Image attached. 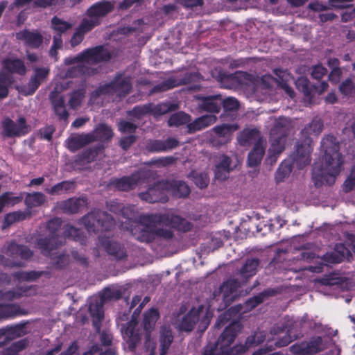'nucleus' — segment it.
Instances as JSON below:
<instances>
[{
    "label": "nucleus",
    "instance_id": "f257e3e1",
    "mask_svg": "<svg viewBox=\"0 0 355 355\" xmlns=\"http://www.w3.org/2000/svg\"><path fill=\"white\" fill-rule=\"evenodd\" d=\"M324 155L319 162H315L312 168V180L315 187H320L324 182L328 185L335 183L340 174L344 159L340 153V143L333 135L324 136L320 144Z\"/></svg>",
    "mask_w": 355,
    "mask_h": 355
},
{
    "label": "nucleus",
    "instance_id": "f03ea898",
    "mask_svg": "<svg viewBox=\"0 0 355 355\" xmlns=\"http://www.w3.org/2000/svg\"><path fill=\"white\" fill-rule=\"evenodd\" d=\"M142 222L131 227V234L139 242H154V225H164L184 232L191 230L192 224L180 216L172 213L150 214L141 217Z\"/></svg>",
    "mask_w": 355,
    "mask_h": 355
},
{
    "label": "nucleus",
    "instance_id": "7ed1b4c3",
    "mask_svg": "<svg viewBox=\"0 0 355 355\" xmlns=\"http://www.w3.org/2000/svg\"><path fill=\"white\" fill-rule=\"evenodd\" d=\"M242 329L239 322L233 321L227 326L214 344L209 343L204 355H238L239 344L232 347Z\"/></svg>",
    "mask_w": 355,
    "mask_h": 355
},
{
    "label": "nucleus",
    "instance_id": "20e7f679",
    "mask_svg": "<svg viewBox=\"0 0 355 355\" xmlns=\"http://www.w3.org/2000/svg\"><path fill=\"white\" fill-rule=\"evenodd\" d=\"M311 147L307 144H297L295 150L291 155L289 159L283 161L279 165L276 173L275 180L282 182L291 173L294 166L302 169L311 162Z\"/></svg>",
    "mask_w": 355,
    "mask_h": 355
},
{
    "label": "nucleus",
    "instance_id": "39448f33",
    "mask_svg": "<svg viewBox=\"0 0 355 355\" xmlns=\"http://www.w3.org/2000/svg\"><path fill=\"white\" fill-rule=\"evenodd\" d=\"M62 225L60 218H53L49 220L46 228L49 234L37 240V245L44 255L48 256L51 252L64 244V238L58 234Z\"/></svg>",
    "mask_w": 355,
    "mask_h": 355
},
{
    "label": "nucleus",
    "instance_id": "423d86ee",
    "mask_svg": "<svg viewBox=\"0 0 355 355\" xmlns=\"http://www.w3.org/2000/svg\"><path fill=\"white\" fill-rule=\"evenodd\" d=\"M82 223L88 232H108L114 226L113 218L106 211L94 209L85 215Z\"/></svg>",
    "mask_w": 355,
    "mask_h": 355
},
{
    "label": "nucleus",
    "instance_id": "0eeeda50",
    "mask_svg": "<svg viewBox=\"0 0 355 355\" xmlns=\"http://www.w3.org/2000/svg\"><path fill=\"white\" fill-rule=\"evenodd\" d=\"M153 175L151 170L140 168L130 175L111 178L109 184L118 191L127 192L135 189L139 183L144 182Z\"/></svg>",
    "mask_w": 355,
    "mask_h": 355
},
{
    "label": "nucleus",
    "instance_id": "6e6552de",
    "mask_svg": "<svg viewBox=\"0 0 355 355\" xmlns=\"http://www.w3.org/2000/svg\"><path fill=\"white\" fill-rule=\"evenodd\" d=\"M179 108L178 104L171 102H162L155 105L153 103L136 105L131 110L127 112L128 116L137 119H141L147 114H152L155 117L159 116Z\"/></svg>",
    "mask_w": 355,
    "mask_h": 355
},
{
    "label": "nucleus",
    "instance_id": "1a4fd4ad",
    "mask_svg": "<svg viewBox=\"0 0 355 355\" xmlns=\"http://www.w3.org/2000/svg\"><path fill=\"white\" fill-rule=\"evenodd\" d=\"M3 135L7 138L21 137L31 131V126L27 123L24 116H19L16 121L9 117L2 121Z\"/></svg>",
    "mask_w": 355,
    "mask_h": 355
},
{
    "label": "nucleus",
    "instance_id": "9d476101",
    "mask_svg": "<svg viewBox=\"0 0 355 355\" xmlns=\"http://www.w3.org/2000/svg\"><path fill=\"white\" fill-rule=\"evenodd\" d=\"M80 57L83 59L84 63L95 65L109 62L114 57V53L109 51L104 45H97L83 51Z\"/></svg>",
    "mask_w": 355,
    "mask_h": 355
},
{
    "label": "nucleus",
    "instance_id": "9b49d317",
    "mask_svg": "<svg viewBox=\"0 0 355 355\" xmlns=\"http://www.w3.org/2000/svg\"><path fill=\"white\" fill-rule=\"evenodd\" d=\"M138 197L148 203L162 202L168 200L165 181H159L150 186L146 191L138 193Z\"/></svg>",
    "mask_w": 355,
    "mask_h": 355
},
{
    "label": "nucleus",
    "instance_id": "f8f14e48",
    "mask_svg": "<svg viewBox=\"0 0 355 355\" xmlns=\"http://www.w3.org/2000/svg\"><path fill=\"white\" fill-rule=\"evenodd\" d=\"M240 287L241 283L238 279L230 278L222 284L218 291L214 292L215 296L216 293L222 295L223 306L221 309H227L239 297L238 289Z\"/></svg>",
    "mask_w": 355,
    "mask_h": 355
},
{
    "label": "nucleus",
    "instance_id": "ddd939ff",
    "mask_svg": "<svg viewBox=\"0 0 355 355\" xmlns=\"http://www.w3.org/2000/svg\"><path fill=\"white\" fill-rule=\"evenodd\" d=\"M295 86L306 97L311 98L315 95L322 94L327 89L329 85L326 81H318L311 85L307 78L300 77L295 81Z\"/></svg>",
    "mask_w": 355,
    "mask_h": 355
},
{
    "label": "nucleus",
    "instance_id": "4468645a",
    "mask_svg": "<svg viewBox=\"0 0 355 355\" xmlns=\"http://www.w3.org/2000/svg\"><path fill=\"white\" fill-rule=\"evenodd\" d=\"M101 245L106 252L116 260H123L127 257L126 250L120 243L114 241L109 236L101 235L98 236Z\"/></svg>",
    "mask_w": 355,
    "mask_h": 355
},
{
    "label": "nucleus",
    "instance_id": "2eb2a0df",
    "mask_svg": "<svg viewBox=\"0 0 355 355\" xmlns=\"http://www.w3.org/2000/svg\"><path fill=\"white\" fill-rule=\"evenodd\" d=\"M50 69L48 67H35L33 75L29 79L27 85L24 87L25 95H33L49 77Z\"/></svg>",
    "mask_w": 355,
    "mask_h": 355
},
{
    "label": "nucleus",
    "instance_id": "dca6fc26",
    "mask_svg": "<svg viewBox=\"0 0 355 355\" xmlns=\"http://www.w3.org/2000/svg\"><path fill=\"white\" fill-rule=\"evenodd\" d=\"M16 39L22 41L26 46L32 49H39L44 42V37L39 31L26 28L17 32Z\"/></svg>",
    "mask_w": 355,
    "mask_h": 355
},
{
    "label": "nucleus",
    "instance_id": "f3484780",
    "mask_svg": "<svg viewBox=\"0 0 355 355\" xmlns=\"http://www.w3.org/2000/svg\"><path fill=\"white\" fill-rule=\"evenodd\" d=\"M180 145L179 141L174 137H168L165 140L148 139L145 148L149 153L168 152L176 148Z\"/></svg>",
    "mask_w": 355,
    "mask_h": 355
},
{
    "label": "nucleus",
    "instance_id": "a211bd4d",
    "mask_svg": "<svg viewBox=\"0 0 355 355\" xmlns=\"http://www.w3.org/2000/svg\"><path fill=\"white\" fill-rule=\"evenodd\" d=\"M112 93L119 97H125L132 90V86L130 78L123 73H117L110 81Z\"/></svg>",
    "mask_w": 355,
    "mask_h": 355
},
{
    "label": "nucleus",
    "instance_id": "6ab92c4d",
    "mask_svg": "<svg viewBox=\"0 0 355 355\" xmlns=\"http://www.w3.org/2000/svg\"><path fill=\"white\" fill-rule=\"evenodd\" d=\"M88 205V198L85 196L72 197L62 200L59 205L63 213L76 214L81 211Z\"/></svg>",
    "mask_w": 355,
    "mask_h": 355
},
{
    "label": "nucleus",
    "instance_id": "aec40b11",
    "mask_svg": "<svg viewBox=\"0 0 355 355\" xmlns=\"http://www.w3.org/2000/svg\"><path fill=\"white\" fill-rule=\"evenodd\" d=\"M114 1L101 0L91 6L87 10V15L89 18L99 19L114 11Z\"/></svg>",
    "mask_w": 355,
    "mask_h": 355
},
{
    "label": "nucleus",
    "instance_id": "412c9836",
    "mask_svg": "<svg viewBox=\"0 0 355 355\" xmlns=\"http://www.w3.org/2000/svg\"><path fill=\"white\" fill-rule=\"evenodd\" d=\"M200 101L198 109L200 112H207L214 114H218L221 110L220 95H211L198 96Z\"/></svg>",
    "mask_w": 355,
    "mask_h": 355
},
{
    "label": "nucleus",
    "instance_id": "4be33fe9",
    "mask_svg": "<svg viewBox=\"0 0 355 355\" xmlns=\"http://www.w3.org/2000/svg\"><path fill=\"white\" fill-rule=\"evenodd\" d=\"M352 257L351 250L346 248L345 245L340 243L336 245L334 252L324 254L323 260L329 263H339L345 259L349 260Z\"/></svg>",
    "mask_w": 355,
    "mask_h": 355
},
{
    "label": "nucleus",
    "instance_id": "5701e85b",
    "mask_svg": "<svg viewBox=\"0 0 355 355\" xmlns=\"http://www.w3.org/2000/svg\"><path fill=\"white\" fill-rule=\"evenodd\" d=\"M165 188L167 193H170L176 198H185L190 193V189L187 184L182 180H166Z\"/></svg>",
    "mask_w": 355,
    "mask_h": 355
},
{
    "label": "nucleus",
    "instance_id": "b1692460",
    "mask_svg": "<svg viewBox=\"0 0 355 355\" xmlns=\"http://www.w3.org/2000/svg\"><path fill=\"white\" fill-rule=\"evenodd\" d=\"M53 112L60 120L67 121L69 114L67 110L65 100L63 96L56 92H51L49 96Z\"/></svg>",
    "mask_w": 355,
    "mask_h": 355
},
{
    "label": "nucleus",
    "instance_id": "393cba45",
    "mask_svg": "<svg viewBox=\"0 0 355 355\" xmlns=\"http://www.w3.org/2000/svg\"><path fill=\"white\" fill-rule=\"evenodd\" d=\"M88 310L92 318L93 326L97 331L100 330L102 320L104 318L103 300L101 299L91 302Z\"/></svg>",
    "mask_w": 355,
    "mask_h": 355
},
{
    "label": "nucleus",
    "instance_id": "a878e982",
    "mask_svg": "<svg viewBox=\"0 0 355 355\" xmlns=\"http://www.w3.org/2000/svg\"><path fill=\"white\" fill-rule=\"evenodd\" d=\"M137 323L131 320L128 322L127 326L124 330V335L127 338L126 343L128 349L131 352H134L141 340V334L139 329H137Z\"/></svg>",
    "mask_w": 355,
    "mask_h": 355
},
{
    "label": "nucleus",
    "instance_id": "bb28decb",
    "mask_svg": "<svg viewBox=\"0 0 355 355\" xmlns=\"http://www.w3.org/2000/svg\"><path fill=\"white\" fill-rule=\"evenodd\" d=\"M202 313L201 309H191L184 317L180 322V329L181 331L189 332L191 331L196 323L200 320V315Z\"/></svg>",
    "mask_w": 355,
    "mask_h": 355
},
{
    "label": "nucleus",
    "instance_id": "cd10ccee",
    "mask_svg": "<svg viewBox=\"0 0 355 355\" xmlns=\"http://www.w3.org/2000/svg\"><path fill=\"white\" fill-rule=\"evenodd\" d=\"M102 146H97L89 148L84 150L80 155H77L74 164L76 167L83 166L94 162L98 155L103 150Z\"/></svg>",
    "mask_w": 355,
    "mask_h": 355
},
{
    "label": "nucleus",
    "instance_id": "c85d7f7f",
    "mask_svg": "<svg viewBox=\"0 0 355 355\" xmlns=\"http://www.w3.org/2000/svg\"><path fill=\"white\" fill-rule=\"evenodd\" d=\"M6 254L12 259L20 258L24 260H28L33 254V251L28 246L14 242L8 245Z\"/></svg>",
    "mask_w": 355,
    "mask_h": 355
},
{
    "label": "nucleus",
    "instance_id": "c756f323",
    "mask_svg": "<svg viewBox=\"0 0 355 355\" xmlns=\"http://www.w3.org/2000/svg\"><path fill=\"white\" fill-rule=\"evenodd\" d=\"M216 120L217 117L214 114L201 116L187 125V132L188 133L191 134L201 130L216 123Z\"/></svg>",
    "mask_w": 355,
    "mask_h": 355
},
{
    "label": "nucleus",
    "instance_id": "7c9ffc66",
    "mask_svg": "<svg viewBox=\"0 0 355 355\" xmlns=\"http://www.w3.org/2000/svg\"><path fill=\"white\" fill-rule=\"evenodd\" d=\"M265 154V146L263 141L259 139L253 148L249 152L248 155V165L250 167H254L260 164Z\"/></svg>",
    "mask_w": 355,
    "mask_h": 355
},
{
    "label": "nucleus",
    "instance_id": "2f4dec72",
    "mask_svg": "<svg viewBox=\"0 0 355 355\" xmlns=\"http://www.w3.org/2000/svg\"><path fill=\"white\" fill-rule=\"evenodd\" d=\"M173 335L170 327L162 326L159 331V341L160 345V355H166L173 341Z\"/></svg>",
    "mask_w": 355,
    "mask_h": 355
},
{
    "label": "nucleus",
    "instance_id": "473e14b6",
    "mask_svg": "<svg viewBox=\"0 0 355 355\" xmlns=\"http://www.w3.org/2000/svg\"><path fill=\"white\" fill-rule=\"evenodd\" d=\"M93 141V136L89 133L77 135L68 139V148L74 152Z\"/></svg>",
    "mask_w": 355,
    "mask_h": 355
},
{
    "label": "nucleus",
    "instance_id": "72a5a7b5",
    "mask_svg": "<svg viewBox=\"0 0 355 355\" xmlns=\"http://www.w3.org/2000/svg\"><path fill=\"white\" fill-rule=\"evenodd\" d=\"M86 85L85 82H82L81 84L78 85V87L74 90H73L69 95V105L73 110H76L78 108L82 103L84 98L86 94Z\"/></svg>",
    "mask_w": 355,
    "mask_h": 355
},
{
    "label": "nucleus",
    "instance_id": "f704fd0d",
    "mask_svg": "<svg viewBox=\"0 0 355 355\" xmlns=\"http://www.w3.org/2000/svg\"><path fill=\"white\" fill-rule=\"evenodd\" d=\"M76 184L74 181L64 180L62 181L50 189H46V192L51 196L61 195L74 191Z\"/></svg>",
    "mask_w": 355,
    "mask_h": 355
},
{
    "label": "nucleus",
    "instance_id": "c9c22d12",
    "mask_svg": "<svg viewBox=\"0 0 355 355\" xmlns=\"http://www.w3.org/2000/svg\"><path fill=\"white\" fill-rule=\"evenodd\" d=\"M159 318V313L157 309L152 308L144 313L142 323L147 336H150Z\"/></svg>",
    "mask_w": 355,
    "mask_h": 355
},
{
    "label": "nucleus",
    "instance_id": "e433bc0d",
    "mask_svg": "<svg viewBox=\"0 0 355 355\" xmlns=\"http://www.w3.org/2000/svg\"><path fill=\"white\" fill-rule=\"evenodd\" d=\"M94 138V141H107L113 137L112 129L105 123H98L90 133Z\"/></svg>",
    "mask_w": 355,
    "mask_h": 355
},
{
    "label": "nucleus",
    "instance_id": "4c0bfd02",
    "mask_svg": "<svg viewBox=\"0 0 355 355\" xmlns=\"http://www.w3.org/2000/svg\"><path fill=\"white\" fill-rule=\"evenodd\" d=\"M214 131L216 135V137L214 139V144L219 146L226 144L230 141L231 137V126L227 124L217 125L214 128Z\"/></svg>",
    "mask_w": 355,
    "mask_h": 355
},
{
    "label": "nucleus",
    "instance_id": "58836bf2",
    "mask_svg": "<svg viewBox=\"0 0 355 355\" xmlns=\"http://www.w3.org/2000/svg\"><path fill=\"white\" fill-rule=\"evenodd\" d=\"M3 67L8 72L24 76L26 68L24 62L20 59H6L3 61Z\"/></svg>",
    "mask_w": 355,
    "mask_h": 355
},
{
    "label": "nucleus",
    "instance_id": "ea45409f",
    "mask_svg": "<svg viewBox=\"0 0 355 355\" xmlns=\"http://www.w3.org/2000/svg\"><path fill=\"white\" fill-rule=\"evenodd\" d=\"M13 277L18 281L33 282L42 276L50 277L51 273L49 271H19L12 275Z\"/></svg>",
    "mask_w": 355,
    "mask_h": 355
},
{
    "label": "nucleus",
    "instance_id": "a19ab883",
    "mask_svg": "<svg viewBox=\"0 0 355 355\" xmlns=\"http://www.w3.org/2000/svg\"><path fill=\"white\" fill-rule=\"evenodd\" d=\"M97 73V69L83 64H78L68 69L67 76L69 78L82 76H92Z\"/></svg>",
    "mask_w": 355,
    "mask_h": 355
},
{
    "label": "nucleus",
    "instance_id": "79ce46f5",
    "mask_svg": "<svg viewBox=\"0 0 355 355\" xmlns=\"http://www.w3.org/2000/svg\"><path fill=\"white\" fill-rule=\"evenodd\" d=\"M259 265V259H248L240 270V274L241 277L245 280H248L249 278L253 277L257 272Z\"/></svg>",
    "mask_w": 355,
    "mask_h": 355
},
{
    "label": "nucleus",
    "instance_id": "37998d69",
    "mask_svg": "<svg viewBox=\"0 0 355 355\" xmlns=\"http://www.w3.org/2000/svg\"><path fill=\"white\" fill-rule=\"evenodd\" d=\"M46 202V196L42 192L28 193L25 197L24 203L29 209L40 207Z\"/></svg>",
    "mask_w": 355,
    "mask_h": 355
},
{
    "label": "nucleus",
    "instance_id": "c03bdc74",
    "mask_svg": "<svg viewBox=\"0 0 355 355\" xmlns=\"http://www.w3.org/2000/svg\"><path fill=\"white\" fill-rule=\"evenodd\" d=\"M21 314L20 306L14 304H0V320L13 318Z\"/></svg>",
    "mask_w": 355,
    "mask_h": 355
},
{
    "label": "nucleus",
    "instance_id": "a18cd8bd",
    "mask_svg": "<svg viewBox=\"0 0 355 355\" xmlns=\"http://www.w3.org/2000/svg\"><path fill=\"white\" fill-rule=\"evenodd\" d=\"M286 128L284 127L282 121H277L275 123L274 128L271 130V134L273 135L278 134L279 132H282L281 137H278L277 139L275 141L277 144L274 142L272 144V148L277 155H279L284 150V146H282L279 144V139L282 137L286 136Z\"/></svg>",
    "mask_w": 355,
    "mask_h": 355
},
{
    "label": "nucleus",
    "instance_id": "49530a36",
    "mask_svg": "<svg viewBox=\"0 0 355 355\" xmlns=\"http://www.w3.org/2000/svg\"><path fill=\"white\" fill-rule=\"evenodd\" d=\"M31 216V211L30 210H27L26 211H16L13 212H10L7 214L4 217L3 226L9 227L16 222L22 221L26 219L28 217H30Z\"/></svg>",
    "mask_w": 355,
    "mask_h": 355
},
{
    "label": "nucleus",
    "instance_id": "de8ad7c7",
    "mask_svg": "<svg viewBox=\"0 0 355 355\" xmlns=\"http://www.w3.org/2000/svg\"><path fill=\"white\" fill-rule=\"evenodd\" d=\"M243 310V305L241 304L234 305L230 307L223 315L218 317L216 322V326L218 328L223 327L227 320H230L231 318L235 317L237 314L240 313Z\"/></svg>",
    "mask_w": 355,
    "mask_h": 355
},
{
    "label": "nucleus",
    "instance_id": "09e8293b",
    "mask_svg": "<svg viewBox=\"0 0 355 355\" xmlns=\"http://www.w3.org/2000/svg\"><path fill=\"white\" fill-rule=\"evenodd\" d=\"M31 287L20 286L16 290H10L5 292L0 291V299L2 300L11 301L15 299H19L22 296H26Z\"/></svg>",
    "mask_w": 355,
    "mask_h": 355
},
{
    "label": "nucleus",
    "instance_id": "8fccbe9b",
    "mask_svg": "<svg viewBox=\"0 0 355 355\" xmlns=\"http://www.w3.org/2000/svg\"><path fill=\"white\" fill-rule=\"evenodd\" d=\"M323 121L319 118H314L307 124L302 130V134L304 137H309L311 135H318L323 129Z\"/></svg>",
    "mask_w": 355,
    "mask_h": 355
},
{
    "label": "nucleus",
    "instance_id": "3c124183",
    "mask_svg": "<svg viewBox=\"0 0 355 355\" xmlns=\"http://www.w3.org/2000/svg\"><path fill=\"white\" fill-rule=\"evenodd\" d=\"M191 116L183 112H178L173 114L168 120L169 127H179L184 124H189Z\"/></svg>",
    "mask_w": 355,
    "mask_h": 355
},
{
    "label": "nucleus",
    "instance_id": "603ef678",
    "mask_svg": "<svg viewBox=\"0 0 355 355\" xmlns=\"http://www.w3.org/2000/svg\"><path fill=\"white\" fill-rule=\"evenodd\" d=\"M200 74L198 72H187L174 78L175 87L198 82L200 79Z\"/></svg>",
    "mask_w": 355,
    "mask_h": 355
},
{
    "label": "nucleus",
    "instance_id": "864d4df0",
    "mask_svg": "<svg viewBox=\"0 0 355 355\" xmlns=\"http://www.w3.org/2000/svg\"><path fill=\"white\" fill-rule=\"evenodd\" d=\"M309 354H314L322 352L327 348L321 336H314L309 341H306Z\"/></svg>",
    "mask_w": 355,
    "mask_h": 355
},
{
    "label": "nucleus",
    "instance_id": "5fc2aeb1",
    "mask_svg": "<svg viewBox=\"0 0 355 355\" xmlns=\"http://www.w3.org/2000/svg\"><path fill=\"white\" fill-rule=\"evenodd\" d=\"M51 28L56 32V34H62L71 28V24L65 21L57 16H54L51 19Z\"/></svg>",
    "mask_w": 355,
    "mask_h": 355
},
{
    "label": "nucleus",
    "instance_id": "6e6d98bb",
    "mask_svg": "<svg viewBox=\"0 0 355 355\" xmlns=\"http://www.w3.org/2000/svg\"><path fill=\"white\" fill-rule=\"evenodd\" d=\"M24 328V325L21 324L6 326V341L8 343L13 339L21 337L23 334Z\"/></svg>",
    "mask_w": 355,
    "mask_h": 355
},
{
    "label": "nucleus",
    "instance_id": "4d7b16f0",
    "mask_svg": "<svg viewBox=\"0 0 355 355\" xmlns=\"http://www.w3.org/2000/svg\"><path fill=\"white\" fill-rule=\"evenodd\" d=\"M174 81V78H169L166 80H163L162 83L155 85L150 90V94H153L156 93H160L166 92L170 90L174 87H175V85Z\"/></svg>",
    "mask_w": 355,
    "mask_h": 355
},
{
    "label": "nucleus",
    "instance_id": "13d9d810",
    "mask_svg": "<svg viewBox=\"0 0 355 355\" xmlns=\"http://www.w3.org/2000/svg\"><path fill=\"white\" fill-rule=\"evenodd\" d=\"M63 234L64 241L67 238L71 239L74 241H80L82 238L83 233L80 229L71 225H66L64 227Z\"/></svg>",
    "mask_w": 355,
    "mask_h": 355
},
{
    "label": "nucleus",
    "instance_id": "bf43d9fd",
    "mask_svg": "<svg viewBox=\"0 0 355 355\" xmlns=\"http://www.w3.org/2000/svg\"><path fill=\"white\" fill-rule=\"evenodd\" d=\"M221 107H223L225 112L236 111L239 107V102L236 98L227 97L223 99L220 95Z\"/></svg>",
    "mask_w": 355,
    "mask_h": 355
},
{
    "label": "nucleus",
    "instance_id": "052dcab7",
    "mask_svg": "<svg viewBox=\"0 0 355 355\" xmlns=\"http://www.w3.org/2000/svg\"><path fill=\"white\" fill-rule=\"evenodd\" d=\"M101 21L100 19L94 18L83 19L78 28L84 34L92 31L94 27L98 26Z\"/></svg>",
    "mask_w": 355,
    "mask_h": 355
},
{
    "label": "nucleus",
    "instance_id": "680f3d73",
    "mask_svg": "<svg viewBox=\"0 0 355 355\" xmlns=\"http://www.w3.org/2000/svg\"><path fill=\"white\" fill-rule=\"evenodd\" d=\"M63 46L62 36L60 34H55L53 38V44L50 48L49 54L51 57L58 60V50L61 49Z\"/></svg>",
    "mask_w": 355,
    "mask_h": 355
},
{
    "label": "nucleus",
    "instance_id": "e2e57ef3",
    "mask_svg": "<svg viewBox=\"0 0 355 355\" xmlns=\"http://www.w3.org/2000/svg\"><path fill=\"white\" fill-rule=\"evenodd\" d=\"M174 236L173 231L169 229L157 227L154 225V241L158 239H163L165 241H170Z\"/></svg>",
    "mask_w": 355,
    "mask_h": 355
},
{
    "label": "nucleus",
    "instance_id": "0e129e2a",
    "mask_svg": "<svg viewBox=\"0 0 355 355\" xmlns=\"http://www.w3.org/2000/svg\"><path fill=\"white\" fill-rule=\"evenodd\" d=\"M137 125L130 121L121 120L118 123V130L121 133H128L130 135H135Z\"/></svg>",
    "mask_w": 355,
    "mask_h": 355
},
{
    "label": "nucleus",
    "instance_id": "69168bd1",
    "mask_svg": "<svg viewBox=\"0 0 355 355\" xmlns=\"http://www.w3.org/2000/svg\"><path fill=\"white\" fill-rule=\"evenodd\" d=\"M354 89L355 83L350 78L343 81L339 86V91L344 96H351Z\"/></svg>",
    "mask_w": 355,
    "mask_h": 355
},
{
    "label": "nucleus",
    "instance_id": "338daca9",
    "mask_svg": "<svg viewBox=\"0 0 355 355\" xmlns=\"http://www.w3.org/2000/svg\"><path fill=\"white\" fill-rule=\"evenodd\" d=\"M110 94H113V93L112 90L111 84L110 82L108 83L101 85L94 91H93L92 93V98L96 99L101 96Z\"/></svg>",
    "mask_w": 355,
    "mask_h": 355
},
{
    "label": "nucleus",
    "instance_id": "774afa93",
    "mask_svg": "<svg viewBox=\"0 0 355 355\" xmlns=\"http://www.w3.org/2000/svg\"><path fill=\"white\" fill-rule=\"evenodd\" d=\"M290 351L294 355H309L306 341L295 343L290 347Z\"/></svg>",
    "mask_w": 355,
    "mask_h": 355
}]
</instances>
